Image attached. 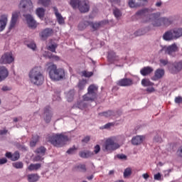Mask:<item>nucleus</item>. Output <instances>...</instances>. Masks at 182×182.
Wrapping results in <instances>:
<instances>
[{"instance_id":"f257e3e1","label":"nucleus","mask_w":182,"mask_h":182,"mask_svg":"<svg viewBox=\"0 0 182 182\" xmlns=\"http://www.w3.org/2000/svg\"><path fill=\"white\" fill-rule=\"evenodd\" d=\"M28 77L31 83L36 85V86L43 85L45 77L43 76L42 68L41 66L33 68L28 73Z\"/></svg>"},{"instance_id":"f03ea898","label":"nucleus","mask_w":182,"mask_h":182,"mask_svg":"<svg viewBox=\"0 0 182 182\" xmlns=\"http://www.w3.org/2000/svg\"><path fill=\"white\" fill-rule=\"evenodd\" d=\"M47 66V71L52 80L59 82L65 79V70L63 68H58L56 65L52 63H49Z\"/></svg>"},{"instance_id":"7ed1b4c3","label":"nucleus","mask_w":182,"mask_h":182,"mask_svg":"<svg viewBox=\"0 0 182 182\" xmlns=\"http://www.w3.org/2000/svg\"><path fill=\"white\" fill-rule=\"evenodd\" d=\"M69 138L68 136L64 135L63 134H57L49 135L47 137V141H48L53 146L55 147H63L66 144V141H68Z\"/></svg>"},{"instance_id":"20e7f679","label":"nucleus","mask_w":182,"mask_h":182,"mask_svg":"<svg viewBox=\"0 0 182 182\" xmlns=\"http://www.w3.org/2000/svg\"><path fill=\"white\" fill-rule=\"evenodd\" d=\"M120 148L119 143L114 141V138H108L102 146L103 151L112 153Z\"/></svg>"},{"instance_id":"39448f33","label":"nucleus","mask_w":182,"mask_h":182,"mask_svg":"<svg viewBox=\"0 0 182 182\" xmlns=\"http://www.w3.org/2000/svg\"><path fill=\"white\" fill-rule=\"evenodd\" d=\"M149 21L155 28L162 26L163 17L160 12L154 13L149 15Z\"/></svg>"},{"instance_id":"423d86ee","label":"nucleus","mask_w":182,"mask_h":182,"mask_svg":"<svg viewBox=\"0 0 182 182\" xmlns=\"http://www.w3.org/2000/svg\"><path fill=\"white\" fill-rule=\"evenodd\" d=\"M168 69L170 73L173 75H177L182 70V60H176L172 63L168 65Z\"/></svg>"},{"instance_id":"0eeeda50","label":"nucleus","mask_w":182,"mask_h":182,"mask_svg":"<svg viewBox=\"0 0 182 182\" xmlns=\"http://www.w3.org/2000/svg\"><path fill=\"white\" fill-rule=\"evenodd\" d=\"M18 8L21 12H31L33 9V3L31 0H21Z\"/></svg>"},{"instance_id":"6e6552de","label":"nucleus","mask_w":182,"mask_h":182,"mask_svg":"<svg viewBox=\"0 0 182 182\" xmlns=\"http://www.w3.org/2000/svg\"><path fill=\"white\" fill-rule=\"evenodd\" d=\"M15 60L12 52L5 53L0 58V65H11Z\"/></svg>"},{"instance_id":"1a4fd4ad","label":"nucleus","mask_w":182,"mask_h":182,"mask_svg":"<svg viewBox=\"0 0 182 182\" xmlns=\"http://www.w3.org/2000/svg\"><path fill=\"white\" fill-rule=\"evenodd\" d=\"M163 50H164L166 55H169V56L175 58L176 52H178V47L177 46V44L173 43L168 47L164 48Z\"/></svg>"},{"instance_id":"9d476101","label":"nucleus","mask_w":182,"mask_h":182,"mask_svg":"<svg viewBox=\"0 0 182 182\" xmlns=\"http://www.w3.org/2000/svg\"><path fill=\"white\" fill-rule=\"evenodd\" d=\"M78 9L81 14H86L90 11V4L87 0H81L78 5Z\"/></svg>"},{"instance_id":"9b49d317","label":"nucleus","mask_w":182,"mask_h":182,"mask_svg":"<svg viewBox=\"0 0 182 182\" xmlns=\"http://www.w3.org/2000/svg\"><path fill=\"white\" fill-rule=\"evenodd\" d=\"M23 16L25 17L28 28H31V29H35L38 26V23H36V21L35 20V18H33V16H32V15L23 14Z\"/></svg>"},{"instance_id":"f8f14e48","label":"nucleus","mask_w":182,"mask_h":182,"mask_svg":"<svg viewBox=\"0 0 182 182\" xmlns=\"http://www.w3.org/2000/svg\"><path fill=\"white\" fill-rule=\"evenodd\" d=\"M53 114L52 113V109L50 108V107H46L44 108L43 117L46 123H50V120H52Z\"/></svg>"},{"instance_id":"ddd939ff","label":"nucleus","mask_w":182,"mask_h":182,"mask_svg":"<svg viewBox=\"0 0 182 182\" xmlns=\"http://www.w3.org/2000/svg\"><path fill=\"white\" fill-rule=\"evenodd\" d=\"M35 153L37 154L36 156V161H42L43 160V156H45L46 153V149L45 146H40L36 149Z\"/></svg>"},{"instance_id":"4468645a","label":"nucleus","mask_w":182,"mask_h":182,"mask_svg":"<svg viewBox=\"0 0 182 182\" xmlns=\"http://www.w3.org/2000/svg\"><path fill=\"white\" fill-rule=\"evenodd\" d=\"M147 0H129V6L130 8H140V6H144Z\"/></svg>"},{"instance_id":"2eb2a0df","label":"nucleus","mask_w":182,"mask_h":182,"mask_svg":"<svg viewBox=\"0 0 182 182\" xmlns=\"http://www.w3.org/2000/svg\"><path fill=\"white\" fill-rule=\"evenodd\" d=\"M117 85L122 87H129L130 86H132L133 80L130 78H122L117 81Z\"/></svg>"},{"instance_id":"dca6fc26","label":"nucleus","mask_w":182,"mask_h":182,"mask_svg":"<svg viewBox=\"0 0 182 182\" xmlns=\"http://www.w3.org/2000/svg\"><path fill=\"white\" fill-rule=\"evenodd\" d=\"M8 76H9L8 68L4 65L0 66V82H4Z\"/></svg>"},{"instance_id":"f3484780","label":"nucleus","mask_w":182,"mask_h":182,"mask_svg":"<svg viewBox=\"0 0 182 182\" xmlns=\"http://www.w3.org/2000/svg\"><path fill=\"white\" fill-rule=\"evenodd\" d=\"M53 9L55 15L57 22H58L59 25H63L65 23V19L63 18V16H62V14L59 13V10L58 9V7L54 6L53 7Z\"/></svg>"},{"instance_id":"a211bd4d","label":"nucleus","mask_w":182,"mask_h":182,"mask_svg":"<svg viewBox=\"0 0 182 182\" xmlns=\"http://www.w3.org/2000/svg\"><path fill=\"white\" fill-rule=\"evenodd\" d=\"M52 33H53V30L51 28H46L40 33V36L42 41H46L49 36H52Z\"/></svg>"},{"instance_id":"6ab92c4d","label":"nucleus","mask_w":182,"mask_h":182,"mask_svg":"<svg viewBox=\"0 0 182 182\" xmlns=\"http://www.w3.org/2000/svg\"><path fill=\"white\" fill-rule=\"evenodd\" d=\"M19 18V12L14 11L12 13L11 20L10 21L9 29H12L15 28V25H16V22H18V19Z\"/></svg>"},{"instance_id":"aec40b11","label":"nucleus","mask_w":182,"mask_h":182,"mask_svg":"<svg viewBox=\"0 0 182 182\" xmlns=\"http://www.w3.org/2000/svg\"><path fill=\"white\" fill-rule=\"evenodd\" d=\"M144 139V136L136 135L132 137L131 143L132 144H133V146H139V144H141V143H143Z\"/></svg>"},{"instance_id":"412c9836","label":"nucleus","mask_w":182,"mask_h":182,"mask_svg":"<svg viewBox=\"0 0 182 182\" xmlns=\"http://www.w3.org/2000/svg\"><path fill=\"white\" fill-rule=\"evenodd\" d=\"M5 156L7 157V159L11 160V161H17V160L21 158V154L18 151H15L14 154L7 152L6 153Z\"/></svg>"},{"instance_id":"4be33fe9","label":"nucleus","mask_w":182,"mask_h":182,"mask_svg":"<svg viewBox=\"0 0 182 182\" xmlns=\"http://www.w3.org/2000/svg\"><path fill=\"white\" fill-rule=\"evenodd\" d=\"M165 71L164 69L159 68L155 70L154 75L151 77V80H159L164 76Z\"/></svg>"},{"instance_id":"5701e85b","label":"nucleus","mask_w":182,"mask_h":182,"mask_svg":"<svg viewBox=\"0 0 182 182\" xmlns=\"http://www.w3.org/2000/svg\"><path fill=\"white\" fill-rule=\"evenodd\" d=\"M163 39L164 41H166L168 42H170V41H174L176 40L174 37V34L173 33V30L171 29L166 32L164 33L163 35Z\"/></svg>"},{"instance_id":"b1692460","label":"nucleus","mask_w":182,"mask_h":182,"mask_svg":"<svg viewBox=\"0 0 182 182\" xmlns=\"http://www.w3.org/2000/svg\"><path fill=\"white\" fill-rule=\"evenodd\" d=\"M6 23H8V15L3 14L0 18V32L6 28Z\"/></svg>"},{"instance_id":"393cba45","label":"nucleus","mask_w":182,"mask_h":182,"mask_svg":"<svg viewBox=\"0 0 182 182\" xmlns=\"http://www.w3.org/2000/svg\"><path fill=\"white\" fill-rule=\"evenodd\" d=\"M97 98V95L90 93L89 91H87V94L83 95L82 99L85 102H94V100H96Z\"/></svg>"},{"instance_id":"a878e982","label":"nucleus","mask_w":182,"mask_h":182,"mask_svg":"<svg viewBox=\"0 0 182 182\" xmlns=\"http://www.w3.org/2000/svg\"><path fill=\"white\" fill-rule=\"evenodd\" d=\"M154 70L153 69V68H151L150 66H147V67L143 68L140 70V73H141V75H142V76H147V75H150V73H152V72Z\"/></svg>"},{"instance_id":"bb28decb","label":"nucleus","mask_w":182,"mask_h":182,"mask_svg":"<svg viewBox=\"0 0 182 182\" xmlns=\"http://www.w3.org/2000/svg\"><path fill=\"white\" fill-rule=\"evenodd\" d=\"M108 60L113 63V62H117L119 60V56L116 55V53L113 51L108 53Z\"/></svg>"},{"instance_id":"cd10ccee","label":"nucleus","mask_w":182,"mask_h":182,"mask_svg":"<svg viewBox=\"0 0 182 182\" xmlns=\"http://www.w3.org/2000/svg\"><path fill=\"white\" fill-rule=\"evenodd\" d=\"M172 32L173 33V36L176 39H178V38H181L182 36V28H175L172 29Z\"/></svg>"},{"instance_id":"c85d7f7f","label":"nucleus","mask_w":182,"mask_h":182,"mask_svg":"<svg viewBox=\"0 0 182 182\" xmlns=\"http://www.w3.org/2000/svg\"><path fill=\"white\" fill-rule=\"evenodd\" d=\"M173 23L172 17H162V26H170Z\"/></svg>"},{"instance_id":"c756f323","label":"nucleus","mask_w":182,"mask_h":182,"mask_svg":"<svg viewBox=\"0 0 182 182\" xmlns=\"http://www.w3.org/2000/svg\"><path fill=\"white\" fill-rule=\"evenodd\" d=\"M91 21H83L80 22L78 25V29L80 31H84V29H86L87 26H90Z\"/></svg>"},{"instance_id":"7c9ffc66","label":"nucleus","mask_w":182,"mask_h":182,"mask_svg":"<svg viewBox=\"0 0 182 182\" xmlns=\"http://www.w3.org/2000/svg\"><path fill=\"white\" fill-rule=\"evenodd\" d=\"M93 154V152L90 151H80L79 153V156L82 159H89V157H92Z\"/></svg>"},{"instance_id":"2f4dec72","label":"nucleus","mask_w":182,"mask_h":182,"mask_svg":"<svg viewBox=\"0 0 182 182\" xmlns=\"http://www.w3.org/2000/svg\"><path fill=\"white\" fill-rule=\"evenodd\" d=\"M28 182H36L39 181V175L37 173H31L27 176Z\"/></svg>"},{"instance_id":"473e14b6","label":"nucleus","mask_w":182,"mask_h":182,"mask_svg":"<svg viewBox=\"0 0 182 182\" xmlns=\"http://www.w3.org/2000/svg\"><path fill=\"white\" fill-rule=\"evenodd\" d=\"M99 89V87H97L96 85L92 84L90 85L87 88V92H90V93H92L97 96V90Z\"/></svg>"},{"instance_id":"72a5a7b5","label":"nucleus","mask_w":182,"mask_h":182,"mask_svg":"<svg viewBox=\"0 0 182 182\" xmlns=\"http://www.w3.org/2000/svg\"><path fill=\"white\" fill-rule=\"evenodd\" d=\"M90 26L92 28V29H93V31H97L99 29V28H100V26H102V25H105V21H99V22H96V23H93L91 21L90 23Z\"/></svg>"},{"instance_id":"f704fd0d","label":"nucleus","mask_w":182,"mask_h":182,"mask_svg":"<svg viewBox=\"0 0 182 182\" xmlns=\"http://www.w3.org/2000/svg\"><path fill=\"white\" fill-rule=\"evenodd\" d=\"M46 10H45V9L42 8V7H39L37 8L36 10V14L37 15V16H38V18H40V19H42L43 18V16H45V12Z\"/></svg>"},{"instance_id":"c9c22d12","label":"nucleus","mask_w":182,"mask_h":182,"mask_svg":"<svg viewBox=\"0 0 182 182\" xmlns=\"http://www.w3.org/2000/svg\"><path fill=\"white\" fill-rule=\"evenodd\" d=\"M41 167V164H31L27 169L29 171H36V170H39V168Z\"/></svg>"},{"instance_id":"e433bc0d","label":"nucleus","mask_w":182,"mask_h":182,"mask_svg":"<svg viewBox=\"0 0 182 182\" xmlns=\"http://www.w3.org/2000/svg\"><path fill=\"white\" fill-rule=\"evenodd\" d=\"M86 85H87V80H81L79 81L77 84V87L79 90H83L85 87H86Z\"/></svg>"},{"instance_id":"4c0bfd02","label":"nucleus","mask_w":182,"mask_h":182,"mask_svg":"<svg viewBox=\"0 0 182 182\" xmlns=\"http://www.w3.org/2000/svg\"><path fill=\"white\" fill-rule=\"evenodd\" d=\"M74 96H75V90H70L66 95L68 102H73Z\"/></svg>"},{"instance_id":"58836bf2","label":"nucleus","mask_w":182,"mask_h":182,"mask_svg":"<svg viewBox=\"0 0 182 182\" xmlns=\"http://www.w3.org/2000/svg\"><path fill=\"white\" fill-rule=\"evenodd\" d=\"M77 107L80 109V110H85V109L87 107V103H86L85 100L80 101L77 103Z\"/></svg>"},{"instance_id":"ea45409f","label":"nucleus","mask_w":182,"mask_h":182,"mask_svg":"<svg viewBox=\"0 0 182 182\" xmlns=\"http://www.w3.org/2000/svg\"><path fill=\"white\" fill-rule=\"evenodd\" d=\"M80 0H70V5L73 9H77L79 8V5L80 4Z\"/></svg>"},{"instance_id":"a19ab883","label":"nucleus","mask_w":182,"mask_h":182,"mask_svg":"<svg viewBox=\"0 0 182 182\" xmlns=\"http://www.w3.org/2000/svg\"><path fill=\"white\" fill-rule=\"evenodd\" d=\"M75 169L77 171H80L81 173H86V165L80 164L75 166Z\"/></svg>"},{"instance_id":"79ce46f5","label":"nucleus","mask_w":182,"mask_h":182,"mask_svg":"<svg viewBox=\"0 0 182 182\" xmlns=\"http://www.w3.org/2000/svg\"><path fill=\"white\" fill-rule=\"evenodd\" d=\"M100 116H104V117H112V116H114V112L109 110L102 113H100Z\"/></svg>"},{"instance_id":"37998d69","label":"nucleus","mask_w":182,"mask_h":182,"mask_svg":"<svg viewBox=\"0 0 182 182\" xmlns=\"http://www.w3.org/2000/svg\"><path fill=\"white\" fill-rule=\"evenodd\" d=\"M39 141V136L36 135L33 136L32 140L30 142V145L31 147H35L36 146V143Z\"/></svg>"},{"instance_id":"c03bdc74","label":"nucleus","mask_w":182,"mask_h":182,"mask_svg":"<svg viewBox=\"0 0 182 182\" xmlns=\"http://www.w3.org/2000/svg\"><path fill=\"white\" fill-rule=\"evenodd\" d=\"M12 166L14 168L21 169L23 168V162L22 161H17L12 164Z\"/></svg>"},{"instance_id":"a18cd8bd","label":"nucleus","mask_w":182,"mask_h":182,"mask_svg":"<svg viewBox=\"0 0 182 182\" xmlns=\"http://www.w3.org/2000/svg\"><path fill=\"white\" fill-rule=\"evenodd\" d=\"M142 86L147 87V86H153L154 83L151 82L150 80L147 79H143L141 80Z\"/></svg>"},{"instance_id":"49530a36","label":"nucleus","mask_w":182,"mask_h":182,"mask_svg":"<svg viewBox=\"0 0 182 182\" xmlns=\"http://www.w3.org/2000/svg\"><path fill=\"white\" fill-rule=\"evenodd\" d=\"M38 5H42L43 6H49L50 4V0H38Z\"/></svg>"},{"instance_id":"de8ad7c7","label":"nucleus","mask_w":182,"mask_h":182,"mask_svg":"<svg viewBox=\"0 0 182 182\" xmlns=\"http://www.w3.org/2000/svg\"><path fill=\"white\" fill-rule=\"evenodd\" d=\"M147 14H149V9H143L136 12V15L139 16H144V15H147Z\"/></svg>"},{"instance_id":"09e8293b","label":"nucleus","mask_w":182,"mask_h":182,"mask_svg":"<svg viewBox=\"0 0 182 182\" xmlns=\"http://www.w3.org/2000/svg\"><path fill=\"white\" fill-rule=\"evenodd\" d=\"M113 14L117 18V19H119L120 16H122V11L117 8H115L113 9Z\"/></svg>"},{"instance_id":"8fccbe9b","label":"nucleus","mask_w":182,"mask_h":182,"mask_svg":"<svg viewBox=\"0 0 182 182\" xmlns=\"http://www.w3.org/2000/svg\"><path fill=\"white\" fill-rule=\"evenodd\" d=\"M145 34H146V31H144V29H139L135 31L134 33V36H142V35H145Z\"/></svg>"},{"instance_id":"3c124183","label":"nucleus","mask_w":182,"mask_h":182,"mask_svg":"<svg viewBox=\"0 0 182 182\" xmlns=\"http://www.w3.org/2000/svg\"><path fill=\"white\" fill-rule=\"evenodd\" d=\"M26 46L29 48V49H32V50H36V44L34 41H31L27 43Z\"/></svg>"},{"instance_id":"603ef678","label":"nucleus","mask_w":182,"mask_h":182,"mask_svg":"<svg viewBox=\"0 0 182 182\" xmlns=\"http://www.w3.org/2000/svg\"><path fill=\"white\" fill-rule=\"evenodd\" d=\"M132 176V168H127L124 171V177Z\"/></svg>"},{"instance_id":"864d4df0","label":"nucleus","mask_w":182,"mask_h":182,"mask_svg":"<svg viewBox=\"0 0 182 182\" xmlns=\"http://www.w3.org/2000/svg\"><path fill=\"white\" fill-rule=\"evenodd\" d=\"M56 48H58V44H51L48 46V50H50V52H56Z\"/></svg>"},{"instance_id":"5fc2aeb1","label":"nucleus","mask_w":182,"mask_h":182,"mask_svg":"<svg viewBox=\"0 0 182 182\" xmlns=\"http://www.w3.org/2000/svg\"><path fill=\"white\" fill-rule=\"evenodd\" d=\"M82 75L85 77H91V76H93V73L87 72V71H82Z\"/></svg>"},{"instance_id":"6e6d98bb","label":"nucleus","mask_w":182,"mask_h":182,"mask_svg":"<svg viewBox=\"0 0 182 182\" xmlns=\"http://www.w3.org/2000/svg\"><path fill=\"white\" fill-rule=\"evenodd\" d=\"M160 62V66H167L168 65V60H164V59H161L159 60Z\"/></svg>"},{"instance_id":"4d7b16f0","label":"nucleus","mask_w":182,"mask_h":182,"mask_svg":"<svg viewBox=\"0 0 182 182\" xmlns=\"http://www.w3.org/2000/svg\"><path fill=\"white\" fill-rule=\"evenodd\" d=\"M76 150H77V149H76V147L73 146L72 148H70L68 151H67V154H74L75 151H76Z\"/></svg>"},{"instance_id":"13d9d810","label":"nucleus","mask_w":182,"mask_h":182,"mask_svg":"<svg viewBox=\"0 0 182 182\" xmlns=\"http://www.w3.org/2000/svg\"><path fill=\"white\" fill-rule=\"evenodd\" d=\"M163 139L160 135H156L154 138V141H156V143H161Z\"/></svg>"},{"instance_id":"bf43d9fd","label":"nucleus","mask_w":182,"mask_h":182,"mask_svg":"<svg viewBox=\"0 0 182 182\" xmlns=\"http://www.w3.org/2000/svg\"><path fill=\"white\" fill-rule=\"evenodd\" d=\"M94 153H95V154H99V153H100V145L97 144L94 147Z\"/></svg>"},{"instance_id":"052dcab7","label":"nucleus","mask_w":182,"mask_h":182,"mask_svg":"<svg viewBox=\"0 0 182 182\" xmlns=\"http://www.w3.org/2000/svg\"><path fill=\"white\" fill-rule=\"evenodd\" d=\"M112 126H114V123L109 122L102 127V129H110Z\"/></svg>"},{"instance_id":"680f3d73","label":"nucleus","mask_w":182,"mask_h":182,"mask_svg":"<svg viewBox=\"0 0 182 182\" xmlns=\"http://www.w3.org/2000/svg\"><path fill=\"white\" fill-rule=\"evenodd\" d=\"M117 159H119V160H126L127 159V156L123 154H117Z\"/></svg>"},{"instance_id":"e2e57ef3","label":"nucleus","mask_w":182,"mask_h":182,"mask_svg":"<svg viewBox=\"0 0 182 182\" xmlns=\"http://www.w3.org/2000/svg\"><path fill=\"white\" fill-rule=\"evenodd\" d=\"M182 102V97L178 96L175 97V103L180 105Z\"/></svg>"},{"instance_id":"0e129e2a","label":"nucleus","mask_w":182,"mask_h":182,"mask_svg":"<svg viewBox=\"0 0 182 182\" xmlns=\"http://www.w3.org/2000/svg\"><path fill=\"white\" fill-rule=\"evenodd\" d=\"M1 90L3 92H9V90H11V88L8 87V86H3L2 88H1Z\"/></svg>"},{"instance_id":"69168bd1","label":"nucleus","mask_w":182,"mask_h":182,"mask_svg":"<svg viewBox=\"0 0 182 182\" xmlns=\"http://www.w3.org/2000/svg\"><path fill=\"white\" fill-rule=\"evenodd\" d=\"M8 133V130L4 129H0V136H4Z\"/></svg>"},{"instance_id":"338daca9","label":"nucleus","mask_w":182,"mask_h":182,"mask_svg":"<svg viewBox=\"0 0 182 182\" xmlns=\"http://www.w3.org/2000/svg\"><path fill=\"white\" fill-rule=\"evenodd\" d=\"M154 180H160L161 178V174L160 173H158L154 176Z\"/></svg>"},{"instance_id":"774afa93","label":"nucleus","mask_w":182,"mask_h":182,"mask_svg":"<svg viewBox=\"0 0 182 182\" xmlns=\"http://www.w3.org/2000/svg\"><path fill=\"white\" fill-rule=\"evenodd\" d=\"M177 154L178 156H179L180 157H182V146H181L178 151H177Z\"/></svg>"}]
</instances>
